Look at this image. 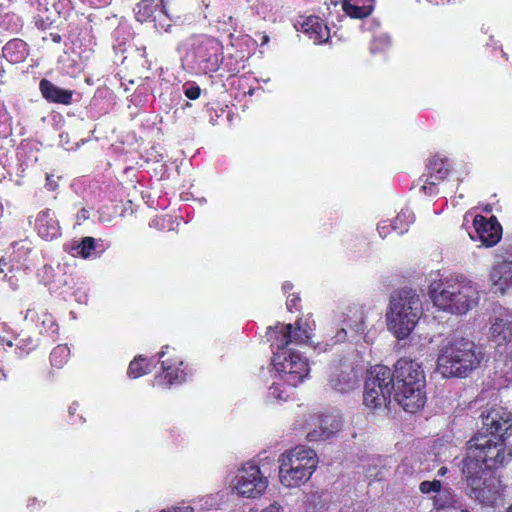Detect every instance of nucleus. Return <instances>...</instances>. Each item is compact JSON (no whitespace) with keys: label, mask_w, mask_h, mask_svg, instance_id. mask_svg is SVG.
Listing matches in <instances>:
<instances>
[{"label":"nucleus","mask_w":512,"mask_h":512,"mask_svg":"<svg viewBox=\"0 0 512 512\" xmlns=\"http://www.w3.org/2000/svg\"><path fill=\"white\" fill-rule=\"evenodd\" d=\"M483 354L477 351L473 341L463 337L447 339L437 358V371L444 377H466L477 369Z\"/></svg>","instance_id":"obj_1"},{"label":"nucleus","mask_w":512,"mask_h":512,"mask_svg":"<svg viewBox=\"0 0 512 512\" xmlns=\"http://www.w3.org/2000/svg\"><path fill=\"white\" fill-rule=\"evenodd\" d=\"M433 304L442 311L462 315L479 303L477 286L467 279L447 280L431 289Z\"/></svg>","instance_id":"obj_2"},{"label":"nucleus","mask_w":512,"mask_h":512,"mask_svg":"<svg viewBox=\"0 0 512 512\" xmlns=\"http://www.w3.org/2000/svg\"><path fill=\"white\" fill-rule=\"evenodd\" d=\"M423 314L420 296L412 290H400L391 295L386 314L388 329L398 339L407 338Z\"/></svg>","instance_id":"obj_3"},{"label":"nucleus","mask_w":512,"mask_h":512,"mask_svg":"<svg viewBox=\"0 0 512 512\" xmlns=\"http://www.w3.org/2000/svg\"><path fill=\"white\" fill-rule=\"evenodd\" d=\"M316 452L305 446H296L282 453L278 458L279 480L288 488L305 484L318 466Z\"/></svg>","instance_id":"obj_4"},{"label":"nucleus","mask_w":512,"mask_h":512,"mask_svg":"<svg viewBox=\"0 0 512 512\" xmlns=\"http://www.w3.org/2000/svg\"><path fill=\"white\" fill-rule=\"evenodd\" d=\"M511 459V453L506 451L503 440L480 435L470 439L467 443V456L462 460L463 465L468 462L476 464L477 469L496 470Z\"/></svg>","instance_id":"obj_5"},{"label":"nucleus","mask_w":512,"mask_h":512,"mask_svg":"<svg viewBox=\"0 0 512 512\" xmlns=\"http://www.w3.org/2000/svg\"><path fill=\"white\" fill-rule=\"evenodd\" d=\"M462 473L467 484L466 494L482 505L492 504L501 489L500 480L492 472L477 469L476 464L463 465Z\"/></svg>","instance_id":"obj_6"},{"label":"nucleus","mask_w":512,"mask_h":512,"mask_svg":"<svg viewBox=\"0 0 512 512\" xmlns=\"http://www.w3.org/2000/svg\"><path fill=\"white\" fill-rule=\"evenodd\" d=\"M273 366L279 377L292 387L302 383L310 372L307 360L292 349H278L273 358Z\"/></svg>","instance_id":"obj_7"},{"label":"nucleus","mask_w":512,"mask_h":512,"mask_svg":"<svg viewBox=\"0 0 512 512\" xmlns=\"http://www.w3.org/2000/svg\"><path fill=\"white\" fill-rule=\"evenodd\" d=\"M267 487L268 479L262 474L259 466L250 462L239 468L232 480L233 490L244 497H258Z\"/></svg>","instance_id":"obj_8"},{"label":"nucleus","mask_w":512,"mask_h":512,"mask_svg":"<svg viewBox=\"0 0 512 512\" xmlns=\"http://www.w3.org/2000/svg\"><path fill=\"white\" fill-rule=\"evenodd\" d=\"M313 327L308 321L298 320L295 327L292 324H277L269 329L270 339L277 349H288L290 344H307L311 339Z\"/></svg>","instance_id":"obj_9"},{"label":"nucleus","mask_w":512,"mask_h":512,"mask_svg":"<svg viewBox=\"0 0 512 512\" xmlns=\"http://www.w3.org/2000/svg\"><path fill=\"white\" fill-rule=\"evenodd\" d=\"M425 373L421 365L410 359H399L395 364V388L425 386Z\"/></svg>","instance_id":"obj_10"},{"label":"nucleus","mask_w":512,"mask_h":512,"mask_svg":"<svg viewBox=\"0 0 512 512\" xmlns=\"http://www.w3.org/2000/svg\"><path fill=\"white\" fill-rule=\"evenodd\" d=\"M489 339L496 346L507 345L512 350V319L506 311H499L491 320Z\"/></svg>","instance_id":"obj_11"},{"label":"nucleus","mask_w":512,"mask_h":512,"mask_svg":"<svg viewBox=\"0 0 512 512\" xmlns=\"http://www.w3.org/2000/svg\"><path fill=\"white\" fill-rule=\"evenodd\" d=\"M425 386L394 388V399L410 413L421 409L426 402Z\"/></svg>","instance_id":"obj_12"},{"label":"nucleus","mask_w":512,"mask_h":512,"mask_svg":"<svg viewBox=\"0 0 512 512\" xmlns=\"http://www.w3.org/2000/svg\"><path fill=\"white\" fill-rule=\"evenodd\" d=\"M483 425L494 437L493 439L502 440L511 428V415L501 407L492 408L486 415H483Z\"/></svg>","instance_id":"obj_13"},{"label":"nucleus","mask_w":512,"mask_h":512,"mask_svg":"<svg viewBox=\"0 0 512 512\" xmlns=\"http://www.w3.org/2000/svg\"><path fill=\"white\" fill-rule=\"evenodd\" d=\"M358 378L350 364H341L331 369L329 384L337 392H347L356 387Z\"/></svg>","instance_id":"obj_14"},{"label":"nucleus","mask_w":512,"mask_h":512,"mask_svg":"<svg viewBox=\"0 0 512 512\" xmlns=\"http://www.w3.org/2000/svg\"><path fill=\"white\" fill-rule=\"evenodd\" d=\"M481 243L486 247L497 244L501 238L502 228L495 218L486 219L477 215L473 221Z\"/></svg>","instance_id":"obj_15"},{"label":"nucleus","mask_w":512,"mask_h":512,"mask_svg":"<svg viewBox=\"0 0 512 512\" xmlns=\"http://www.w3.org/2000/svg\"><path fill=\"white\" fill-rule=\"evenodd\" d=\"M490 283L494 293L504 294L512 287V261H499L491 269Z\"/></svg>","instance_id":"obj_16"},{"label":"nucleus","mask_w":512,"mask_h":512,"mask_svg":"<svg viewBox=\"0 0 512 512\" xmlns=\"http://www.w3.org/2000/svg\"><path fill=\"white\" fill-rule=\"evenodd\" d=\"M299 31L309 35L315 44L326 42L329 39V28L317 16H308L298 22Z\"/></svg>","instance_id":"obj_17"},{"label":"nucleus","mask_w":512,"mask_h":512,"mask_svg":"<svg viewBox=\"0 0 512 512\" xmlns=\"http://www.w3.org/2000/svg\"><path fill=\"white\" fill-rule=\"evenodd\" d=\"M366 382L374 383L376 387L386 393H392L395 388V371L392 372L389 367L384 365H376L368 371Z\"/></svg>","instance_id":"obj_18"},{"label":"nucleus","mask_w":512,"mask_h":512,"mask_svg":"<svg viewBox=\"0 0 512 512\" xmlns=\"http://www.w3.org/2000/svg\"><path fill=\"white\" fill-rule=\"evenodd\" d=\"M42 96L49 102L69 105L72 100V92L61 89L47 79H42L39 85Z\"/></svg>","instance_id":"obj_19"},{"label":"nucleus","mask_w":512,"mask_h":512,"mask_svg":"<svg viewBox=\"0 0 512 512\" xmlns=\"http://www.w3.org/2000/svg\"><path fill=\"white\" fill-rule=\"evenodd\" d=\"M38 233L46 240H53L59 235V225L51 210L39 213L36 220Z\"/></svg>","instance_id":"obj_20"},{"label":"nucleus","mask_w":512,"mask_h":512,"mask_svg":"<svg viewBox=\"0 0 512 512\" xmlns=\"http://www.w3.org/2000/svg\"><path fill=\"white\" fill-rule=\"evenodd\" d=\"M392 393H386L374 385V383L365 382L363 401L365 406L376 409L385 406Z\"/></svg>","instance_id":"obj_21"},{"label":"nucleus","mask_w":512,"mask_h":512,"mask_svg":"<svg viewBox=\"0 0 512 512\" xmlns=\"http://www.w3.org/2000/svg\"><path fill=\"white\" fill-rule=\"evenodd\" d=\"M354 0H343L342 8L344 12L351 18H365L373 11V5H357L352 3Z\"/></svg>","instance_id":"obj_22"},{"label":"nucleus","mask_w":512,"mask_h":512,"mask_svg":"<svg viewBox=\"0 0 512 512\" xmlns=\"http://www.w3.org/2000/svg\"><path fill=\"white\" fill-rule=\"evenodd\" d=\"M414 222V214L408 209H402L394 221L391 223V227L393 230L397 231L399 234H403L407 231V227L409 224Z\"/></svg>","instance_id":"obj_23"},{"label":"nucleus","mask_w":512,"mask_h":512,"mask_svg":"<svg viewBox=\"0 0 512 512\" xmlns=\"http://www.w3.org/2000/svg\"><path fill=\"white\" fill-rule=\"evenodd\" d=\"M162 368L165 372L164 378L167 380V384L169 386L173 384L182 383L186 379V373L184 370L179 368H174L172 365L168 364L166 361H162Z\"/></svg>","instance_id":"obj_24"},{"label":"nucleus","mask_w":512,"mask_h":512,"mask_svg":"<svg viewBox=\"0 0 512 512\" xmlns=\"http://www.w3.org/2000/svg\"><path fill=\"white\" fill-rule=\"evenodd\" d=\"M429 169L431 174L427 181L430 186L435 185L436 181L445 178L448 174V169L442 159H434L431 161Z\"/></svg>","instance_id":"obj_25"},{"label":"nucleus","mask_w":512,"mask_h":512,"mask_svg":"<svg viewBox=\"0 0 512 512\" xmlns=\"http://www.w3.org/2000/svg\"><path fill=\"white\" fill-rule=\"evenodd\" d=\"M150 372L146 359L142 356L136 357L129 365L128 375L131 378H138Z\"/></svg>","instance_id":"obj_26"},{"label":"nucleus","mask_w":512,"mask_h":512,"mask_svg":"<svg viewBox=\"0 0 512 512\" xmlns=\"http://www.w3.org/2000/svg\"><path fill=\"white\" fill-rule=\"evenodd\" d=\"M68 348L66 346H58L51 352V362L57 367H61L68 356Z\"/></svg>","instance_id":"obj_27"},{"label":"nucleus","mask_w":512,"mask_h":512,"mask_svg":"<svg viewBox=\"0 0 512 512\" xmlns=\"http://www.w3.org/2000/svg\"><path fill=\"white\" fill-rule=\"evenodd\" d=\"M419 490L423 494L439 493L441 491V482L439 480L423 481L419 485Z\"/></svg>","instance_id":"obj_28"},{"label":"nucleus","mask_w":512,"mask_h":512,"mask_svg":"<svg viewBox=\"0 0 512 512\" xmlns=\"http://www.w3.org/2000/svg\"><path fill=\"white\" fill-rule=\"evenodd\" d=\"M94 248V238L85 237L78 246V254L83 258H87Z\"/></svg>","instance_id":"obj_29"},{"label":"nucleus","mask_w":512,"mask_h":512,"mask_svg":"<svg viewBox=\"0 0 512 512\" xmlns=\"http://www.w3.org/2000/svg\"><path fill=\"white\" fill-rule=\"evenodd\" d=\"M355 319H349V320H345L344 323H345V326L351 330H354L356 332H359V331H362L364 329V324H363V321H362V317L360 314L358 315H355Z\"/></svg>","instance_id":"obj_30"},{"label":"nucleus","mask_w":512,"mask_h":512,"mask_svg":"<svg viewBox=\"0 0 512 512\" xmlns=\"http://www.w3.org/2000/svg\"><path fill=\"white\" fill-rule=\"evenodd\" d=\"M366 477L372 480H381L384 477L382 468L374 465L366 470Z\"/></svg>","instance_id":"obj_31"},{"label":"nucleus","mask_w":512,"mask_h":512,"mask_svg":"<svg viewBox=\"0 0 512 512\" xmlns=\"http://www.w3.org/2000/svg\"><path fill=\"white\" fill-rule=\"evenodd\" d=\"M340 428V422L339 421H334L332 424H331V428H327V427H324L322 428L323 429V432L322 434L320 435V437L325 440L327 438H329V436L331 434H333L334 432L338 431Z\"/></svg>","instance_id":"obj_32"},{"label":"nucleus","mask_w":512,"mask_h":512,"mask_svg":"<svg viewBox=\"0 0 512 512\" xmlns=\"http://www.w3.org/2000/svg\"><path fill=\"white\" fill-rule=\"evenodd\" d=\"M250 512H283V507L277 501L270 503L261 510H251Z\"/></svg>","instance_id":"obj_33"},{"label":"nucleus","mask_w":512,"mask_h":512,"mask_svg":"<svg viewBox=\"0 0 512 512\" xmlns=\"http://www.w3.org/2000/svg\"><path fill=\"white\" fill-rule=\"evenodd\" d=\"M200 88L198 86H191L189 88L186 89L185 91V95L191 99V100H195L197 99L199 96H200Z\"/></svg>","instance_id":"obj_34"},{"label":"nucleus","mask_w":512,"mask_h":512,"mask_svg":"<svg viewBox=\"0 0 512 512\" xmlns=\"http://www.w3.org/2000/svg\"><path fill=\"white\" fill-rule=\"evenodd\" d=\"M271 395H273L275 398L279 400H286L289 395L285 393V391H282L279 389L278 386L273 385L271 388Z\"/></svg>","instance_id":"obj_35"},{"label":"nucleus","mask_w":512,"mask_h":512,"mask_svg":"<svg viewBox=\"0 0 512 512\" xmlns=\"http://www.w3.org/2000/svg\"><path fill=\"white\" fill-rule=\"evenodd\" d=\"M453 500L450 497L449 499H446L445 501H442V496L434 498V506L437 509L448 507L452 504Z\"/></svg>","instance_id":"obj_36"},{"label":"nucleus","mask_w":512,"mask_h":512,"mask_svg":"<svg viewBox=\"0 0 512 512\" xmlns=\"http://www.w3.org/2000/svg\"><path fill=\"white\" fill-rule=\"evenodd\" d=\"M388 226H391V224H388L387 221H383L378 224L377 230L381 237H386L388 234Z\"/></svg>","instance_id":"obj_37"},{"label":"nucleus","mask_w":512,"mask_h":512,"mask_svg":"<svg viewBox=\"0 0 512 512\" xmlns=\"http://www.w3.org/2000/svg\"><path fill=\"white\" fill-rule=\"evenodd\" d=\"M89 217H90L89 211L87 209L83 208L77 214V223L81 224L83 221H86L87 219H89Z\"/></svg>","instance_id":"obj_38"},{"label":"nucleus","mask_w":512,"mask_h":512,"mask_svg":"<svg viewBox=\"0 0 512 512\" xmlns=\"http://www.w3.org/2000/svg\"><path fill=\"white\" fill-rule=\"evenodd\" d=\"M161 512H193V508L190 506L174 507L168 510H162Z\"/></svg>","instance_id":"obj_39"},{"label":"nucleus","mask_w":512,"mask_h":512,"mask_svg":"<svg viewBox=\"0 0 512 512\" xmlns=\"http://www.w3.org/2000/svg\"><path fill=\"white\" fill-rule=\"evenodd\" d=\"M346 335H347L346 328L345 327L341 328L337 332V335H336L337 341H340V342L343 341L346 338Z\"/></svg>","instance_id":"obj_40"},{"label":"nucleus","mask_w":512,"mask_h":512,"mask_svg":"<svg viewBox=\"0 0 512 512\" xmlns=\"http://www.w3.org/2000/svg\"><path fill=\"white\" fill-rule=\"evenodd\" d=\"M297 301H298V299L295 296H293L291 299H288L287 300L288 309L291 310L292 307H296Z\"/></svg>","instance_id":"obj_41"},{"label":"nucleus","mask_w":512,"mask_h":512,"mask_svg":"<svg viewBox=\"0 0 512 512\" xmlns=\"http://www.w3.org/2000/svg\"><path fill=\"white\" fill-rule=\"evenodd\" d=\"M378 40L382 43V45H383V46H387V45L389 44V38H388V36H386V35H381V36H379V37L376 39V41H378Z\"/></svg>","instance_id":"obj_42"},{"label":"nucleus","mask_w":512,"mask_h":512,"mask_svg":"<svg viewBox=\"0 0 512 512\" xmlns=\"http://www.w3.org/2000/svg\"><path fill=\"white\" fill-rule=\"evenodd\" d=\"M447 473V468L446 467H441L439 470H438V475L439 476H444L445 474Z\"/></svg>","instance_id":"obj_43"},{"label":"nucleus","mask_w":512,"mask_h":512,"mask_svg":"<svg viewBox=\"0 0 512 512\" xmlns=\"http://www.w3.org/2000/svg\"><path fill=\"white\" fill-rule=\"evenodd\" d=\"M47 185L50 187V189H55V185H53L50 176H47Z\"/></svg>","instance_id":"obj_44"},{"label":"nucleus","mask_w":512,"mask_h":512,"mask_svg":"<svg viewBox=\"0 0 512 512\" xmlns=\"http://www.w3.org/2000/svg\"><path fill=\"white\" fill-rule=\"evenodd\" d=\"M5 265H6V263L3 260H0V272L4 271V266Z\"/></svg>","instance_id":"obj_45"},{"label":"nucleus","mask_w":512,"mask_h":512,"mask_svg":"<svg viewBox=\"0 0 512 512\" xmlns=\"http://www.w3.org/2000/svg\"><path fill=\"white\" fill-rule=\"evenodd\" d=\"M17 44H18L17 42H15V43L10 42V43H8V44H7V46L5 47V50H8V49L10 48V46H12V45L17 46Z\"/></svg>","instance_id":"obj_46"},{"label":"nucleus","mask_w":512,"mask_h":512,"mask_svg":"<svg viewBox=\"0 0 512 512\" xmlns=\"http://www.w3.org/2000/svg\"><path fill=\"white\" fill-rule=\"evenodd\" d=\"M165 353H166L165 351H161V352L159 353V357H160V358H162V357L165 355Z\"/></svg>","instance_id":"obj_47"},{"label":"nucleus","mask_w":512,"mask_h":512,"mask_svg":"<svg viewBox=\"0 0 512 512\" xmlns=\"http://www.w3.org/2000/svg\"><path fill=\"white\" fill-rule=\"evenodd\" d=\"M376 50H379V47H377V46H375V45H374V46L372 47V51H376Z\"/></svg>","instance_id":"obj_48"},{"label":"nucleus","mask_w":512,"mask_h":512,"mask_svg":"<svg viewBox=\"0 0 512 512\" xmlns=\"http://www.w3.org/2000/svg\"><path fill=\"white\" fill-rule=\"evenodd\" d=\"M427 188H428V187H427V185H424V186L422 187V189H423L424 191H426V190H427Z\"/></svg>","instance_id":"obj_49"}]
</instances>
